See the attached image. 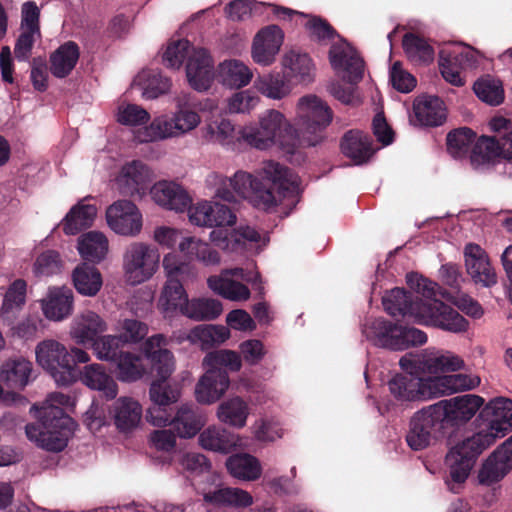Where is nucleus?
<instances>
[{
  "instance_id": "obj_1",
  "label": "nucleus",
  "mask_w": 512,
  "mask_h": 512,
  "mask_svg": "<svg viewBox=\"0 0 512 512\" xmlns=\"http://www.w3.org/2000/svg\"><path fill=\"white\" fill-rule=\"evenodd\" d=\"M479 419L485 427L452 446L445 457V484L456 494L483 451L512 430V400L506 397L490 400L480 411Z\"/></svg>"
},
{
  "instance_id": "obj_2",
  "label": "nucleus",
  "mask_w": 512,
  "mask_h": 512,
  "mask_svg": "<svg viewBox=\"0 0 512 512\" xmlns=\"http://www.w3.org/2000/svg\"><path fill=\"white\" fill-rule=\"evenodd\" d=\"M264 179L238 171L233 178L221 179L216 189V197L226 202H236L237 197L249 199L257 208L269 210L277 206L275 189L284 194L295 184L292 171L274 161H268L263 167Z\"/></svg>"
},
{
  "instance_id": "obj_3",
  "label": "nucleus",
  "mask_w": 512,
  "mask_h": 512,
  "mask_svg": "<svg viewBox=\"0 0 512 512\" xmlns=\"http://www.w3.org/2000/svg\"><path fill=\"white\" fill-rule=\"evenodd\" d=\"M385 311L392 317H410L421 325L433 326L452 333L466 332L469 322L457 310L441 300L425 302L404 288H393L382 299Z\"/></svg>"
},
{
  "instance_id": "obj_4",
  "label": "nucleus",
  "mask_w": 512,
  "mask_h": 512,
  "mask_svg": "<svg viewBox=\"0 0 512 512\" xmlns=\"http://www.w3.org/2000/svg\"><path fill=\"white\" fill-rule=\"evenodd\" d=\"M168 341L162 334L149 337L144 343V352L151 362L152 371L159 378L153 381L149 395L152 406L148 408L146 418L154 426H172L173 416L169 406L176 402L179 392L165 381L174 370V357L166 346Z\"/></svg>"
},
{
  "instance_id": "obj_5",
  "label": "nucleus",
  "mask_w": 512,
  "mask_h": 512,
  "mask_svg": "<svg viewBox=\"0 0 512 512\" xmlns=\"http://www.w3.org/2000/svg\"><path fill=\"white\" fill-rule=\"evenodd\" d=\"M69 402L68 395L52 393L41 407L34 405L32 409L36 410L38 421L25 426L27 438L49 452L64 450L75 427L74 420L62 408Z\"/></svg>"
},
{
  "instance_id": "obj_6",
  "label": "nucleus",
  "mask_w": 512,
  "mask_h": 512,
  "mask_svg": "<svg viewBox=\"0 0 512 512\" xmlns=\"http://www.w3.org/2000/svg\"><path fill=\"white\" fill-rule=\"evenodd\" d=\"M203 365L207 370L196 385L195 396L199 403L212 404L219 400L229 387L227 370L240 371L242 358L233 350H216L206 354Z\"/></svg>"
},
{
  "instance_id": "obj_7",
  "label": "nucleus",
  "mask_w": 512,
  "mask_h": 512,
  "mask_svg": "<svg viewBox=\"0 0 512 512\" xmlns=\"http://www.w3.org/2000/svg\"><path fill=\"white\" fill-rule=\"evenodd\" d=\"M190 42L186 39L171 41L162 56L163 64L179 69L188 58L186 76L190 86L197 91H206L214 79L213 60L204 48L194 49L189 55Z\"/></svg>"
},
{
  "instance_id": "obj_8",
  "label": "nucleus",
  "mask_w": 512,
  "mask_h": 512,
  "mask_svg": "<svg viewBox=\"0 0 512 512\" xmlns=\"http://www.w3.org/2000/svg\"><path fill=\"white\" fill-rule=\"evenodd\" d=\"M297 117L304 140L309 146H315L324 138V131L333 119V111L316 95H306L299 99Z\"/></svg>"
},
{
  "instance_id": "obj_9",
  "label": "nucleus",
  "mask_w": 512,
  "mask_h": 512,
  "mask_svg": "<svg viewBox=\"0 0 512 512\" xmlns=\"http://www.w3.org/2000/svg\"><path fill=\"white\" fill-rule=\"evenodd\" d=\"M375 344L393 351H401L410 346L422 345L427 342L424 331L405 327L385 318H377L370 325Z\"/></svg>"
},
{
  "instance_id": "obj_10",
  "label": "nucleus",
  "mask_w": 512,
  "mask_h": 512,
  "mask_svg": "<svg viewBox=\"0 0 512 512\" xmlns=\"http://www.w3.org/2000/svg\"><path fill=\"white\" fill-rule=\"evenodd\" d=\"M157 248L143 242L129 244L123 254V270L128 283L138 285L151 279L159 268Z\"/></svg>"
},
{
  "instance_id": "obj_11",
  "label": "nucleus",
  "mask_w": 512,
  "mask_h": 512,
  "mask_svg": "<svg viewBox=\"0 0 512 512\" xmlns=\"http://www.w3.org/2000/svg\"><path fill=\"white\" fill-rule=\"evenodd\" d=\"M433 405L414 413L406 434L407 445L414 451L427 448L432 440L444 435V425Z\"/></svg>"
},
{
  "instance_id": "obj_12",
  "label": "nucleus",
  "mask_w": 512,
  "mask_h": 512,
  "mask_svg": "<svg viewBox=\"0 0 512 512\" xmlns=\"http://www.w3.org/2000/svg\"><path fill=\"white\" fill-rule=\"evenodd\" d=\"M35 353L37 363L49 372L57 384H73V373L69 364H73V360L64 345L56 340H44L37 345Z\"/></svg>"
},
{
  "instance_id": "obj_13",
  "label": "nucleus",
  "mask_w": 512,
  "mask_h": 512,
  "mask_svg": "<svg viewBox=\"0 0 512 512\" xmlns=\"http://www.w3.org/2000/svg\"><path fill=\"white\" fill-rule=\"evenodd\" d=\"M199 122L200 117L195 111L181 109L172 118L156 117L148 127L138 131L136 137L140 142H152L178 136L193 130Z\"/></svg>"
},
{
  "instance_id": "obj_14",
  "label": "nucleus",
  "mask_w": 512,
  "mask_h": 512,
  "mask_svg": "<svg viewBox=\"0 0 512 512\" xmlns=\"http://www.w3.org/2000/svg\"><path fill=\"white\" fill-rule=\"evenodd\" d=\"M484 399L475 394H465L433 404L444 427H457L468 422L483 406Z\"/></svg>"
},
{
  "instance_id": "obj_15",
  "label": "nucleus",
  "mask_w": 512,
  "mask_h": 512,
  "mask_svg": "<svg viewBox=\"0 0 512 512\" xmlns=\"http://www.w3.org/2000/svg\"><path fill=\"white\" fill-rule=\"evenodd\" d=\"M285 118L277 110H268L260 118L259 127L245 126L239 130L240 138L251 147L265 150L281 135Z\"/></svg>"
},
{
  "instance_id": "obj_16",
  "label": "nucleus",
  "mask_w": 512,
  "mask_h": 512,
  "mask_svg": "<svg viewBox=\"0 0 512 512\" xmlns=\"http://www.w3.org/2000/svg\"><path fill=\"white\" fill-rule=\"evenodd\" d=\"M430 381V377L422 378L413 373H398L388 381V388L393 398L401 404L425 401L433 398Z\"/></svg>"
},
{
  "instance_id": "obj_17",
  "label": "nucleus",
  "mask_w": 512,
  "mask_h": 512,
  "mask_svg": "<svg viewBox=\"0 0 512 512\" xmlns=\"http://www.w3.org/2000/svg\"><path fill=\"white\" fill-rule=\"evenodd\" d=\"M467 274L472 282L484 288L497 284L498 277L487 252L476 243H468L463 251Z\"/></svg>"
},
{
  "instance_id": "obj_18",
  "label": "nucleus",
  "mask_w": 512,
  "mask_h": 512,
  "mask_svg": "<svg viewBox=\"0 0 512 512\" xmlns=\"http://www.w3.org/2000/svg\"><path fill=\"white\" fill-rule=\"evenodd\" d=\"M108 226L117 234L136 236L142 229V215L138 207L129 200H118L106 210Z\"/></svg>"
},
{
  "instance_id": "obj_19",
  "label": "nucleus",
  "mask_w": 512,
  "mask_h": 512,
  "mask_svg": "<svg viewBox=\"0 0 512 512\" xmlns=\"http://www.w3.org/2000/svg\"><path fill=\"white\" fill-rule=\"evenodd\" d=\"M477 56L470 47L449 52L442 51L439 59V68L443 78L454 86H463L465 81L462 72L475 67Z\"/></svg>"
},
{
  "instance_id": "obj_20",
  "label": "nucleus",
  "mask_w": 512,
  "mask_h": 512,
  "mask_svg": "<svg viewBox=\"0 0 512 512\" xmlns=\"http://www.w3.org/2000/svg\"><path fill=\"white\" fill-rule=\"evenodd\" d=\"M399 364L405 370L416 368L429 374L454 372L464 368L465 365L462 358L449 351L425 355L414 359L402 357Z\"/></svg>"
},
{
  "instance_id": "obj_21",
  "label": "nucleus",
  "mask_w": 512,
  "mask_h": 512,
  "mask_svg": "<svg viewBox=\"0 0 512 512\" xmlns=\"http://www.w3.org/2000/svg\"><path fill=\"white\" fill-rule=\"evenodd\" d=\"M116 182L120 194L141 198L150 188V171L142 162L133 161L123 166Z\"/></svg>"
},
{
  "instance_id": "obj_22",
  "label": "nucleus",
  "mask_w": 512,
  "mask_h": 512,
  "mask_svg": "<svg viewBox=\"0 0 512 512\" xmlns=\"http://www.w3.org/2000/svg\"><path fill=\"white\" fill-rule=\"evenodd\" d=\"M283 31L276 25L263 27L255 35L252 44V58L260 65H270L282 46Z\"/></svg>"
},
{
  "instance_id": "obj_23",
  "label": "nucleus",
  "mask_w": 512,
  "mask_h": 512,
  "mask_svg": "<svg viewBox=\"0 0 512 512\" xmlns=\"http://www.w3.org/2000/svg\"><path fill=\"white\" fill-rule=\"evenodd\" d=\"M152 199L160 206L184 212L191 204L189 194L178 184L168 181H160L150 188Z\"/></svg>"
},
{
  "instance_id": "obj_24",
  "label": "nucleus",
  "mask_w": 512,
  "mask_h": 512,
  "mask_svg": "<svg viewBox=\"0 0 512 512\" xmlns=\"http://www.w3.org/2000/svg\"><path fill=\"white\" fill-rule=\"evenodd\" d=\"M329 61L334 70H342L347 73L348 81L356 84L364 75V61L352 49L343 45L333 44L329 50Z\"/></svg>"
},
{
  "instance_id": "obj_25",
  "label": "nucleus",
  "mask_w": 512,
  "mask_h": 512,
  "mask_svg": "<svg viewBox=\"0 0 512 512\" xmlns=\"http://www.w3.org/2000/svg\"><path fill=\"white\" fill-rule=\"evenodd\" d=\"M80 375L83 384L92 390H97L101 398L108 401L117 396L118 385L103 365L97 363L86 365Z\"/></svg>"
},
{
  "instance_id": "obj_26",
  "label": "nucleus",
  "mask_w": 512,
  "mask_h": 512,
  "mask_svg": "<svg viewBox=\"0 0 512 512\" xmlns=\"http://www.w3.org/2000/svg\"><path fill=\"white\" fill-rule=\"evenodd\" d=\"M373 140L368 134L359 130L347 131L340 142L342 153L357 165L366 163L374 154Z\"/></svg>"
},
{
  "instance_id": "obj_27",
  "label": "nucleus",
  "mask_w": 512,
  "mask_h": 512,
  "mask_svg": "<svg viewBox=\"0 0 512 512\" xmlns=\"http://www.w3.org/2000/svg\"><path fill=\"white\" fill-rule=\"evenodd\" d=\"M73 300V291L70 288L51 289L41 303L45 317L53 321L68 318L73 312Z\"/></svg>"
},
{
  "instance_id": "obj_28",
  "label": "nucleus",
  "mask_w": 512,
  "mask_h": 512,
  "mask_svg": "<svg viewBox=\"0 0 512 512\" xmlns=\"http://www.w3.org/2000/svg\"><path fill=\"white\" fill-rule=\"evenodd\" d=\"M511 469L512 458L500 446L488 457L479 470V483L487 486L497 483L503 479Z\"/></svg>"
},
{
  "instance_id": "obj_29",
  "label": "nucleus",
  "mask_w": 512,
  "mask_h": 512,
  "mask_svg": "<svg viewBox=\"0 0 512 512\" xmlns=\"http://www.w3.org/2000/svg\"><path fill=\"white\" fill-rule=\"evenodd\" d=\"M205 424V417L193 404H183L173 416L172 428L180 438H192Z\"/></svg>"
},
{
  "instance_id": "obj_30",
  "label": "nucleus",
  "mask_w": 512,
  "mask_h": 512,
  "mask_svg": "<svg viewBox=\"0 0 512 512\" xmlns=\"http://www.w3.org/2000/svg\"><path fill=\"white\" fill-rule=\"evenodd\" d=\"M106 330V322L97 313L86 311L74 320L71 334L78 344L92 346L99 334Z\"/></svg>"
},
{
  "instance_id": "obj_31",
  "label": "nucleus",
  "mask_w": 512,
  "mask_h": 512,
  "mask_svg": "<svg viewBox=\"0 0 512 512\" xmlns=\"http://www.w3.org/2000/svg\"><path fill=\"white\" fill-rule=\"evenodd\" d=\"M433 398L450 395L460 391L472 390L480 384V378L476 375L451 374L430 377Z\"/></svg>"
},
{
  "instance_id": "obj_32",
  "label": "nucleus",
  "mask_w": 512,
  "mask_h": 512,
  "mask_svg": "<svg viewBox=\"0 0 512 512\" xmlns=\"http://www.w3.org/2000/svg\"><path fill=\"white\" fill-rule=\"evenodd\" d=\"M413 111L421 126L436 127L446 120L444 102L437 96L417 98L413 103Z\"/></svg>"
},
{
  "instance_id": "obj_33",
  "label": "nucleus",
  "mask_w": 512,
  "mask_h": 512,
  "mask_svg": "<svg viewBox=\"0 0 512 512\" xmlns=\"http://www.w3.org/2000/svg\"><path fill=\"white\" fill-rule=\"evenodd\" d=\"M26 290L23 279H16L9 285L0 308V319L4 324H13L19 316L26 302Z\"/></svg>"
},
{
  "instance_id": "obj_34",
  "label": "nucleus",
  "mask_w": 512,
  "mask_h": 512,
  "mask_svg": "<svg viewBox=\"0 0 512 512\" xmlns=\"http://www.w3.org/2000/svg\"><path fill=\"white\" fill-rule=\"evenodd\" d=\"M32 363L23 357L6 360L0 369V381L11 389H24L31 378Z\"/></svg>"
},
{
  "instance_id": "obj_35",
  "label": "nucleus",
  "mask_w": 512,
  "mask_h": 512,
  "mask_svg": "<svg viewBox=\"0 0 512 512\" xmlns=\"http://www.w3.org/2000/svg\"><path fill=\"white\" fill-rule=\"evenodd\" d=\"M80 49L74 41L60 45L50 56V71L57 78L67 77L75 68Z\"/></svg>"
},
{
  "instance_id": "obj_36",
  "label": "nucleus",
  "mask_w": 512,
  "mask_h": 512,
  "mask_svg": "<svg viewBox=\"0 0 512 512\" xmlns=\"http://www.w3.org/2000/svg\"><path fill=\"white\" fill-rule=\"evenodd\" d=\"M283 65L289 81L307 84L313 80L314 66L308 54L290 51L284 56Z\"/></svg>"
},
{
  "instance_id": "obj_37",
  "label": "nucleus",
  "mask_w": 512,
  "mask_h": 512,
  "mask_svg": "<svg viewBox=\"0 0 512 512\" xmlns=\"http://www.w3.org/2000/svg\"><path fill=\"white\" fill-rule=\"evenodd\" d=\"M206 503L214 506H228L234 508H246L253 504V497L247 491L240 488L225 487L204 493Z\"/></svg>"
},
{
  "instance_id": "obj_38",
  "label": "nucleus",
  "mask_w": 512,
  "mask_h": 512,
  "mask_svg": "<svg viewBox=\"0 0 512 512\" xmlns=\"http://www.w3.org/2000/svg\"><path fill=\"white\" fill-rule=\"evenodd\" d=\"M97 215V208L92 204H84L80 201L73 206L65 216L62 228L67 235H76L90 227Z\"/></svg>"
},
{
  "instance_id": "obj_39",
  "label": "nucleus",
  "mask_w": 512,
  "mask_h": 512,
  "mask_svg": "<svg viewBox=\"0 0 512 512\" xmlns=\"http://www.w3.org/2000/svg\"><path fill=\"white\" fill-rule=\"evenodd\" d=\"M194 280L177 278L166 281L161 296L166 312L179 310L184 315L185 305L190 303L185 287L194 282Z\"/></svg>"
},
{
  "instance_id": "obj_40",
  "label": "nucleus",
  "mask_w": 512,
  "mask_h": 512,
  "mask_svg": "<svg viewBox=\"0 0 512 512\" xmlns=\"http://www.w3.org/2000/svg\"><path fill=\"white\" fill-rule=\"evenodd\" d=\"M226 468L232 477L244 481H255L261 476L262 472L258 459L246 453L228 457Z\"/></svg>"
},
{
  "instance_id": "obj_41",
  "label": "nucleus",
  "mask_w": 512,
  "mask_h": 512,
  "mask_svg": "<svg viewBox=\"0 0 512 512\" xmlns=\"http://www.w3.org/2000/svg\"><path fill=\"white\" fill-rule=\"evenodd\" d=\"M75 289L84 296H95L101 289L103 281L100 271L93 265L82 263L72 273Z\"/></svg>"
},
{
  "instance_id": "obj_42",
  "label": "nucleus",
  "mask_w": 512,
  "mask_h": 512,
  "mask_svg": "<svg viewBox=\"0 0 512 512\" xmlns=\"http://www.w3.org/2000/svg\"><path fill=\"white\" fill-rule=\"evenodd\" d=\"M200 443L204 449L229 453L238 444V436L227 429L209 427L200 434Z\"/></svg>"
},
{
  "instance_id": "obj_43",
  "label": "nucleus",
  "mask_w": 512,
  "mask_h": 512,
  "mask_svg": "<svg viewBox=\"0 0 512 512\" xmlns=\"http://www.w3.org/2000/svg\"><path fill=\"white\" fill-rule=\"evenodd\" d=\"M142 417L141 405L128 397L119 398L114 403V421L120 431H130L135 428Z\"/></svg>"
},
{
  "instance_id": "obj_44",
  "label": "nucleus",
  "mask_w": 512,
  "mask_h": 512,
  "mask_svg": "<svg viewBox=\"0 0 512 512\" xmlns=\"http://www.w3.org/2000/svg\"><path fill=\"white\" fill-rule=\"evenodd\" d=\"M78 251L84 260L91 263H99L107 254L108 240L100 232H88L80 237Z\"/></svg>"
},
{
  "instance_id": "obj_45",
  "label": "nucleus",
  "mask_w": 512,
  "mask_h": 512,
  "mask_svg": "<svg viewBox=\"0 0 512 512\" xmlns=\"http://www.w3.org/2000/svg\"><path fill=\"white\" fill-rule=\"evenodd\" d=\"M252 71L243 62L231 59L220 64L219 77L223 85L230 88H242L252 79Z\"/></svg>"
},
{
  "instance_id": "obj_46",
  "label": "nucleus",
  "mask_w": 512,
  "mask_h": 512,
  "mask_svg": "<svg viewBox=\"0 0 512 512\" xmlns=\"http://www.w3.org/2000/svg\"><path fill=\"white\" fill-rule=\"evenodd\" d=\"M113 364L116 377L122 382H135L146 372L141 356L128 350H125Z\"/></svg>"
},
{
  "instance_id": "obj_47",
  "label": "nucleus",
  "mask_w": 512,
  "mask_h": 512,
  "mask_svg": "<svg viewBox=\"0 0 512 512\" xmlns=\"http://www.w3.org/2000/svg\"><path fill=\"white\" fill-rule=\"evenodd\" d=\"M402 46L407 58L414 64L429 63L433 60V47L425 38L415 33L404 34Z\"/></svg>"
},
{
  "instance_id": "obj_48",
  "label": "nucleus",
  "mask_w": 512,
  "mask_h": 512,
  "mask_svg": "<svg viewBox=\"0 0 512 512\" xmlns=\"http://www.w3.org/2000/svg\"><path fill=\"white\" fill-rule=\"evenodd\" d=\"M179 250L190 258L195 257L205 266L216 265L220 262L218 251L195 237L183 238L179 243Z\"/></svg>"
},
{
  "instance_id": "obj_49",
  "label": "nucleus",
  "mask_w": 512,
  "mask_h": 512,
  "mask_svg": "<svg viewBox=\"0 0 512 512\" xmlns=\"http://www.w3.org/2000/svg\"><path fill=\"white\" fill-rule=\"evenodd\" d=\"M207 283L211 290L232 301L247 300L250 297L249 288L238 281L220 276H210Z\"/></svg>"
},
{
  "instance_id": "obj_50",
  "label": "nucleus",
  "mask_w": 512,
  "mask_h": 512,
  "mask_svg": "<svg viewBox=\"0 0 512 512\" xmlns=\"http://www.w3.org/2000/svg\"><path fill=\"white\" fill-rule=\"evenodd\" d=\"M222 311V303L219 300L212 298H198L192 299L189 304L185 305L184 315L198 321L214 320L222 313Z\"/></svg>"
},
{
  "instance_id": "obj_51",
  "label": "nucleus",
  "mask_w": 512,
  "mask_h": 512,
  "mask_svg": "<svg viewBox=\"0 0 512 512\" xmlns=\"http://www.w3.org/2000/svg\"><path fill=\"white\" fill-rule=\"evenodd\" d=\"M125 345L118 335H103L93 341L91 347L99 360L113 364L125 352Z\"/></svg>"
},
{
  "instance_id": "obj_52",
  "label": "nucleus",
  "mask_w": 512,
  "mask_h": 512,
  "mask_svg": "<svg viewBox=\"0 0 512 512\" xmlns=\"http://www.w3.org/2000/svg\"><path fill=\"white\" fill-rule=\"evenodd\" d=\"M217 414L221 422L241 428L246 424L248 408L241 398L234 397L223 402L219 406Z\"/></svg>"
},
{
  "instance_id": "obj_53",
  "label": "nucleus",
  "mask_w": 512,
  "mask_h": 512,
  "mask_svg": "<svg viewBox=\"0 0 512 512\" xmlns=\"http://www.w3.org/2000/svg\"><path fill=\"white\" fill-rule=\"evenodd\" d=\"M286 74L271 73L259 77L255 81V87L263 95L273 98L281 99L290 92L289 81L286 80Z\"/></svg>"
},
{
  "instance_id": "obj_54",
  "label": "nucleus",
  "mask_w": 512,
  "mask_h": 512,
  "mask_svg": "<svg viewBox=\"0 0 512 512\" xmlns=\"http://www.w3.org/2000/svg\"><path fill=\"white\" fill-rule=\"evenodd\" d=\"M476 139V133L468 128L461 127L448 133L447 150L455 158H462L468 154Z\"/></svg>"
},
{
  "instance_id": "obj_55",
  "label": "nucleus",
  "mask_w": 512,
  "mask_h": 512,
  "mask_svg": "<svg viewBox=\"0 0 512 512\" xmlns=\"http://www.w3.org/2000/svg\"><path fill=\"white\" fill-rule=\"evenodd\" d=\"M501 156L498 138L490 136L480 137L474 144L470 159L473 164L480 165L493 161Z\"/></svg>"
},
{
  "instance_id": "obj_56",
  "label": "nucleus",
  "mask_w": 512,
  "mask_h": 512,
  "mask_svg": "<svg viewBox=\"0 0 512 512\" xmlns=\"http://www.w3.org/2000/svg\"><path fill=\"white\" fill-rule=\"evenodd\" d=\"M206 138L209 141L219 143L223 146L232 144L234 139L243 141V139L240 138L239 131L236 132L233 124L227 119H222L215 125L210 124L207 128Z\"/></svg>"
},
{
  "instance_id": "obj_57",
  "label": "nucleus",
  "mask_w": 512,
  "mask_h": 512,
  "mask_svg": "<svg viewBox=\"0 0 512 512\" xmlns=\"http://www.w3.org/2000/svg\"><path fill=\"white\" fill-rule=\"evenodd\" d=\"M473 90L480 100L490 105H499L504 98L502 87L490 78L477 80L474 83Z\"/></svg>"
},
{
  "instance_id": "obj_58",
  "label": "nucleus",
  "mask_w": 512,
  "mask_h": 512,
  "mask_svg": "<svg viewBox=\"0 0 512 512\" xmlns=\"http://www.w3.org/2000/svg\"><path fill=\"white\" fill-rule=\"evenodd\" d=\"M192 334L194 338L208 347L221 344L230 336L229 330L226 327L216 325H199L193 329Z\"/></svg>"
},
{
  "instance_id": "obj_59",
  "label": "nucleus",
  "mask_w": 512,
  "mask_h": 512,
  "mask_svg": "<svg viewBox=\"0 0 512 512\" xmlns=\"http://www.w3.org/2000/svg\"><path fill=\"white\" fill-rule=\"evenodd\" d=\"M167 280L168 279H196V272L194 268L188 264L179 261L178 257L174 254H167L162 262Z\"/></svg>"
},
{
  "instance_id": "obj_60",
  "label": "nucleus",
  "mask_w": 512,
  "mask_h": 512,
  "mask_svg": "<svg viewBox=\"0 0 512 512\" xmlns=\"http://www.w3.org/2000/svg\"><path fill=\"white\" fill-rule=\"evenodd\" d=\"M408 286L416 292V296H423L427 299L426 302H432L438 293L439 286L437 283L425 278L418 273L411 272L406 276Z\"/></svg>"
},
{
  "instance_id": "obj_61",
  "label": "nucleus",
  "mask_w": 512,
  "mask_h": 512,
  "mask_svg": "<svg viewBox=\"0 0 512 512\" xmlns=\"http://www.w3.org/2000/svg\"><path fill=\"white\" fill-rule=\"evenodd\" d=\"M442 297L451 301L459 310L466 315L479 319L482 317L484 311L478 301L474 300L467 294L456 292V295H451L449 292H439Z\"/></svg>"
},
{
  "instance_id": "obj_62",
  "label": "nucleus",
  "mask_w": 512,
  "mask_h": 512,
  "mask_svg": "<svg viewBox=\"0 0 512 512\" xmlns=\"http://www.w3.org/2000/svg\"><path fill=\"white\" fill-rule=\"evenodd\" d=\"M60 269V255L54 250L41 253L34 264V271L37 275L50 276L58 273Z\"/></svg>"
},
{
  "instance_id": "obj_63",
  "label": "nucleus",
  "mask_w": 512,
  "mask_h": 512,
  "mask_svg": "<svg viewBox=\"0 0 512 512\" xmlns=\"http://www.w3.org/2000/svg\"><path fill=\"white\" fill-rule=\"evenodd\" d=\"M120 336L125 344L138 343L145 338L148 327L145 323L136 319H125L120 324Z\"/></svg>"
},
{
  "instance_id": "obj_64",
  "label": "nucleus",
  "mask_w": 512,
  "mask_h": 512,
  "mask_svg": "<svg viewBox=\"0 0 512 512\" xmlns=\"http://www.w3.org/2000/svg\"><path fill=\"white\" fill-rule=\"evenodd\" d=\"M170 87L171 80L168 77L163 76L160 72L152 71L148 74L143 97L146 99H155L167 93Z\"/></svg>"
}]
</instances>
